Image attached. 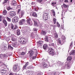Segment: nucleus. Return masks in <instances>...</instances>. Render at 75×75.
<instances>
[{
    "mask_svg": "<svg viewBox=\"0 0 75 75\" xmlns=\"http://www.w3.org/2000/svg\"><path fill=\"white\" fill-rule=\"evenodd\" d=\"M47 52L50 55H51L52 56H54V55H55V52H54V49L52 48H49Z\"/></svg>",
    "mask_w": 75,
    "mask_h": 75,
    "instance_id": "obj_1",
    "label": "nucleus"
},
{
    "mask_svg": "<svg viewBox=\"0 0 75 75\" xmlns=\"http://www.w3.org/2000/svg\"><path fill=\"white\" fill-rule=\"evenodd\" d=\"M34 53H36V54H38V52L37 51L36 49H33L30 51L29 52V54H30V56L31 57L33 55V54H34Z\"/></svg>",
    "mask_w": 75,
    "mask_h": 75,
    "instance_id": "obj_2",
    "label": "nucleus"
},
{
    "mask_svg": "<svg viewBox=\"0 0 75 75\" xmlns=\"http://www.w3.org/2000/svg\"><path fill=\"white\" fill-rule=\"evenodd\" d=\"M13 71L16 72H18V71H19L20 70V67H18V65L17 66L16 65H14L13 66Z\"/></svg>",
    "mask_w": 75,
    "mask_h": 75,
    "instance_id": "obj_3",
    "label": "nucleus"
},
{
    "mask_svg": "<svg viewBox=\"0 0 75 75\" xmlns=\"http://www.w3.org/2000/svg\"><path fill=\"white\" fill-rule=\"evenodd\" d=\"M11 27L12 30H13L14 31H16V30L17 29L18 26H17V25H15L14 26L13 24H11Z\"/></svg>",
    "mask_w": 75,
    "mask_h": 75,
    "instance_id": "obj_4",
    "label": "nucleus"
},
{
    "mask_svg": "<svg viewBox=\"0 0 75 75\" xmlns=\"http://www.w3.org/2000/svg\"><path fill=\"white\" fill-rule=\"evenodd\" d=\"M19 39L20 40L19 41L21 44H25L26 42L25 41V39L23 38H19Z\"/></svg>",
    "mask_w": 75,
    "mask_h": 75,
    "instance_id": "obj_5",
    "label": "nucleus"
},
{
    "mask_svg": "<svg viewBox=\"0 0 75 75\" xmlns=\"http://www.w3.org/2000/svg\"><path fill=\"white\" fill-rule=\"evenodd\" d=\"M18 17L17 16H16L14 17V18L13 19L12 21L17 23V22H18Z\"/></svg>",
    "mask_w": 75,
    "mask_h": 75,
    "instance_id": "obj_6",
    "label": "nucleus"
},
{
    "mask_svg": "<svg viewBox=\"0 0 75 75\" xmlns=\"http://www.w3.org/2000/svg\"><path fill=\"white\" fill-rule=\"evenodd\" d=\"M27 22L28 24L29 25H32V22L31 21V19L30 18H28L27 20Z\"/></svg>",
    "mask_w": 75,
    "mask_h": 75,
    "instance_id": "obj_7",
    "label": "nucleus"
},
{
    "mask_svg": "<svg viewBox=\"0 0 75 75\" xmlns=\"http://www.w3.org/2000/svg\"><path fill=\"white\" fill-rule=\"evenodd\" d=\"M25 20L24 19H23L21 20L19 22V24L20 25H23L25 23Z\"/></svg>",
    "mask_w": 75,
    "mask_h": 75,
    "instance_id": "obj_8",
    "label": "nucleus"
},
{
    "mask_svg": "<svg viewBox=\"0 0 75 75\" xmlns=\"http://www.w3.org/2000/svg\"><path fill=\"white\" fill-rule=\"evenodd\" d=\"M66 68H67V69H69L71 68V64L70 63H68L67 64H66L65 65Z\"/></svg>",
    "mask_w": 75,
    "mask_h": 75,
    "instance_id": "obj_9",
    "label": "nucleus"
},
{
    "mask_svg": "<svg viewBox=\"0 0 75 75\" xmlns=\"http://www.w3.org/2000/svg\"><path fill=\"white\" fill-rule=\"evenodd\" d=\"M24 15V11H21L19 13V16L21 17H22Z\"/></svg>",
    "mask_w": 75,
    "mask_h": 75,
    "instance_id": "obj_10",
    "label": "nucleus"
},
{
    "mask_svg": "<svg viewBox=\"0 0 75 75\" xmlns=\"http://www.w3.org/2000/svg\"><path fill=\"white\" fill-rule=\"evenodd\" d=\"M11 4L12 5H13V6H17V3L16 1L12 0L11 1Z\"/></svg>",
    "mask_w": 75,
    "mask_h": 75,
    "instance_id": "obj_11",
    "label": "nucleus"
},
{
    "mask_svg": "<svg viewBox=\"0 0 75 75\" xmlns=\"http://www.w3.org/2000/svg\"><path fill=\"white\" fill-rule=\"evenodd\" d=\"M21 31L24 34H25V33H27V28H24L21 30Z\"/></svg>",
    "mask_w": 75,
    "mask_h": 75,
    "instance_id": "obj_12",
    "label": "nucleus"
},
{
    "mask_svg": "<svg viewBox=\"0 0 75 75\" xmlns=\"http://www.w3.org/2000/svg\"><path fill=\"white\" fill-rule=\"evenodd\" d=\"M10 15L11 17H13L16 15V13L14 11H12L10 13Z\"/></svg>",
    "mask_w": 75,
    "mask_h": 75,
    "instance_id": "obj_13",
    "label": "nucleus"
},
{
    "mask_svg": "<svg viewBox=\"0 0 75 75\" xmlns=\"http://www.w3.org/2000/svg\"><path fill=\"white\" fill-rule=\"evenodd\" d=\"M32 16L34 17H37V14L35 12H32Z\"/></svg>",
    "mask_w": 75,
    "mask_h": 75,
    "instance_id": "obj_14",
    "label": "nucleus"
},
{
    "mask_svg": "<svg viewBox=\"0 0 75 75\" xmlns=\"http://www.w3.org/2000/svg\"><path fill=\"white\" fill-rule=\"evenodd\" d=\"M1 72L3 74H5L6 73V72H7V70H6V69H2L1 70Z\"/></svg>",
    "mask_w": 75,
    "mask_h": 75,
    "instance_id": "obj_15",
    "label": "nucleus"
},
{
    "mask_svg": "<svg viewBox=\"0 0 75 75\" xmlns=\"http://www.w3.org/2000/svg\"><path fill=\"white\" fill-rule=\"evenodd\" d=\"M3 23L4 24L5 26H7V23L5 19H3Z\"/></svg>",
    "mask_w": 75,
    "mask_h": 75,
    "instance_id": "obj_16",
    "label": "nucleus"
},
{
    "mask_svg": "<svg viewBox=\"0 0 75 75\" xmlns=\"http://www.w3.org/2000/svg\"><path fill=\"white\" fill-rule=\"evenodd\" d=\"M48 47V45L47 44H44L43 46V48L44 50H46Z\"/></svg>",
    "mask_w": 75,
    "mask_h": 75,
    "instance_id": "obj_17",
    "label": "nucleus"
},
{
    "mask_svg": "<svg viewBox=\"0 0 75 75\" xmlns=\"http://www.w3.org/2000/svg\"><path fill=\"white\" fill-rule=\"evenodd\" d=\"M72 57H71L69 56L67 57V61H69L70 62V61H71V59H72Z\"/></svg>",
    "mask_w": 75,
    "mask_h": 75,
    "instance_id": "obj_18",
    "label": "nucleus"
},
{
    "mask_svg": "<svg viewBox=\"0 0 75 75\" xmlns=\"http://www.w3.org/2000/svg\"><path fill=\"white\" fill-rule=\"evenodd\" d=\"M8 50H10V49L13 50V47L11 46V45H8Z\"/></svg>",
    "mask_w": 75,
    "mask_h": 75,
    "instance_id": "obj_19",
    "label": "nucleus"
},
{
    "mask_svg": "<svg viewBox=\"0 0 75 75\" xmlns=\"http://www.w3.org/2000/svg\"><path fill=\"white\" fill-rule=\"evenodd\" d=\"M41 34H43V35H46L47 33L45 31L42 30L41 32Z\"/></svg>",
    "mask_w": 75,
    "mask_h": 75,
    "instance_id": "obj_20",
    "label": "nucleus"
},
{
    "mask_svg": "<svg viewBox=\"0 0 75 75\" xmlns=\"http://www.w3.org/2000/svg\"><path fill=\"white\" fill-rule=\"evenodd\" d=\"M31 37L32 38H34L35 37V34L34 33H33L32 34V35H31Z\"/></svg>",
    "mask_w": 75,
    "mask_h": 75,
    "instance_id": "obj_21",
    "label": "nucleus"
},
{
    "mask_svg": "<svg viewBox=\"0 0 75 75\" xmlns=\"http://www.w3.org/2000/svg\"><path fill=\"white\" fill-rule=\"evenodd\" d=\"M6 9L7 10L9 11L10 10H12L13 8H11L10 6H8L6 7Z\"/></svg>",
    "mask_w": 75,
    "mask_h": 75,
    "instance_id": "obj_22",
    "label": "nucleus"
},
{
    "mask_svg": "<svg viewBox=\"0 0 75 75\" xmlns=\"http://www.w3.org/2000/svg\"><path fill=\"white\" fill-rule=\"evenodd\" d=\"M17 34L18 35H20V30L19 29L17 30Z\"/></svg>",
    "mask_w": 75,
    "mask_h": 75,
    "instance_id": "obj_23",
    "label": "nucleus"
},
{
    "mask_svg": "<svg viewBox=\"0 0 75 75\" xmlns=\"http://www.w3.org/2000/svg\"><path fill=\"white\" fill-rule=\"evenodd\" d=\"M57 65H60L62 64V63L60 61H58L57 62Z\"/></svg>",
    "mask_w": 75,
    "mask_h": 75,
    "instance_id": "obj_24",
    "label": "nucleus"
},
{
    "mask_svg": "<svg viewBox=\"0 0 75 75\" xmlns=\"http://www.w3.org/2000/svg\"><path fill=\"white\" fill-rule=\"evenodd\" d=\"M11 40H12V41H13V42H15V41H16L17 40V39H16L14 37H13L12 38Z\"/></svg>",
    "mask_w": 75,
    "mask_h": 75,
    "instance_id": "obj_25",
    "label": "nucleus"
},
{
    "mask_svg": "<svg viewBox=\"0 0 75 75\" xmlns=\"http://www.w3.org/2000/svg\"><path fill=\"white\" fill-rule=\"evenodd\" d=\"M13 46L14 47H17V44L16 43H13Z\"/></svg>",
    "mask_w": 75,
    "mask_h": 75,
    "instance_id": "obj_26",
    "label": "nucleus"
},
{
    "mask_svg": "<svg viewBox=\"0 0 75 75\" xmlns=\"http://www.w3.org/2000/svg\"><path fill=\"white\" fill-rule=\"evenodd\" d=\"M7 13V11L6 10H4L3 13V15H6Z\"/></svg>",
    "mask_w": 75,
    "mask_h": 75,
    "instance_id": "obj_27",
    "label": "nucleus"
},
{
    "mask_svg": "<svg viewBox=\"0 0 75 75\" xmlns=\"http://www.w3.org/2000/svg\"><path fill=\"white\" fill-rule=\"evenodd\" d=\"M71 54H72L73 55H75V50H73L71 51Z\"/></svg>",
    "mask_w": 75,
    "mask_h": 75,
    "instance_id": "obj_28",
    "label": "nucleus"
},
{
    "mask_svg": "<svg viewBox=\"0 0 75 75\" xmlns=\"http://www.w3.org/2000/svg\"><path fill=\"white\" fill-rule=\"evenodd\" d=\"M47 67V64L46 63H44L43 64V67L44 68H45V67Z\"/></svg>",
    "mask_w": 75,
    "mask_h": 75,
    "instance_id": "obj_29",
    "label": "nucleus"
},
{
    "mask_svg": "<svg viewBox=\"0 0 75 75\" xmlns=\"http://www.w3.org/2000/svg\"><path fill=\"white\" fill-rule=\"evenodd\" d=\"M42 1H44V0H37V2L38 3H41Z\"/></svg>",
    "mask_w": 75,
    "mask_h": 75,
    "instance_id": "obj_30",
    "label": "nucleus"
},
{
    "mask_svg": "<svg viewBox=\"0 0 75 75\" xmlns=\"http://www.w3.org/2000/svg\"><path fill=\"white\" fill-rule=\"evenodd\" d=\"M52 13L53 14V16H55V12L53 10H52Z\"/></svg>",
    "mask_w": 75,
    "mask_h": 75,
    "instance_id": "obj_31",
    "label": "nucleus"
},
{
    "mask_svg": "<svg viewBox=\"0 0 75 75\" xmlns=\"http://www.w3.org/2000/svg\"><path fill=\"white\" fill-rule=\"evenodd\" d=\"M45 40L47 42H48V37H47V36H46L45 37Z\"/></svg>",
    "mask_w": 75,
    "mask_h": 75,
    "instance_id": "obj_32",
    "label": "nucleus"
},
{
    "mask_svg": "<svg viewBox=\"0 0 75 75\" xmlns=\"http://www.w3.org/2000/svg\"><path fill=\"white\" fill-rule=\"evenodd\" d=\"M56 4V2H52V5L53 6H54V7H55V5Z\"/></svg>",
    "mask_w": 75,
    "mask_h": 75,
    "instance_id": "obj_33",
    "label": "nucleus"
},
{
    "mask_svg": "<svg viewBox=\"0 0 75 75\" xmlns=\"http://www.w3.org/2000/svg\"><path fill=\"white\" fill-rule=\"evenodd\" d=\"M0 58H4V54H1L0 55Z\"/></svg>",
    "mask_w": 75,
    "mask_h": 75,
    "instance_id": "obj_34",
    "label": "nucleus"
},
{
    "mask_svg": "<svg viewBox=\"0 0 75 75\" xmlns=\"http://www.w3.org/2000/svg\"><path fill=\"white\" fill-rule=\"evenodd\" d=\"M6 20H7L8 21L10 22L11 21V19L9 18L8 17H7L6 18Z\"/></svg>",
    "mask_w": 75,
    "mask_h": 75,
    "instance_id": "obj_35",
    "label": "nucleus"
},
{
    "mask_svg": "<svg viewBox=\"0 0 75 75\" xmlns=\"http://www.w3.org/2000/svg\"><path fill=\"white\" fill-rule=\"evenodd\" d=\"M8 1V0H4V1L2 3V4H5V3H6Z\"/></svg>",
    "mask_w": 75,
    "mask_h": 75,
    "instance_id": "obj_36",
    "label": "nucleus"
},
{
    "mask_svg": "<svg viewBox=\"0 0 75 75\" xmlns=\"http://www.w3.org/2000/svg\"><path fill=\"white\" fill-rule=\"evenodd\" d=\"M4 57H8V54H4Z\"/></svg>",
    "mask_w": 75,
    "mask_h": 75,
    "instance_id": "obj_37",
    "label": "nucleus"
},
{
    "mask_svg": "<svg viewBox=\"0 0 75 75\" xmlns=\"http://www.w3.org/2000/svg\"><path fill=\"white\" fill-rule=\"evenodd\" d=\"M57 25L58 27H59V28H61V27H60V24H59V23L58 22H57Z\"/></svg>",
    "mask_w": 75,
    "mask_h": 75,
    "instance_id": "obj_38",
    "label": "nucleus"
},
{
    "mask_svg": "<svg viewBox=\"0 0 75 75\" xmlns=\"http://www.w3.org/2000/svg\"><path fill=\"white\" fill-rule=\"evenodd\" d=\"M63 7H65V8H67V7H68V5L65 4H64L63 5Z\"/></svg>",
    "mask_w": 75,
    "mask_h": 75,
    "instance_id": "obj_39",
    "label": "nucleus"
},
{
    "mask_svg": "<svg viewBox=\"0 0 75 75\" xmlns=\"http://www.w3.org/2000/svg\"><path fill=\"white\" fill-rule=\"evenodd\" d=\"M38 25L39 29H41V28H42V26L40 24L39 25Z\"/></svg>",
    "mask_w": 75,
    "mask_h": 75,
    "instance_id": "obj_40",
    "label": "nucleus"
},
{
    "mask_svg": "<svg viewBox=\"0 0 75 75\" xmlns=\"http://www.w3.org/2000/svg\"><path fill=\"white\" fill-rule=\"evenodd\" d=\"M28 68L29 69H33V66H30L28 67Z\"/></svg>",
    "mask_w": 75,
    "mask_h": 75,
    "instance_id": "obj_41",
    "label": "nucleus"
},
{
    "mask_svg": "<svg viewBox=\"0 0 75 75\" xmlns=\"http://www.w3.org/2000/svg\"><path fill=\"white\" fill-rule=\"evenodd\" d=\"M2 49L5 51V50H6V49H7V47L6 46H4L3 47Z\"/></svg>",
    "mask_w": 75,
    "mask_h": 75,
    "instance_id": "obj_42",
    "label": "nucleus"
},
{
    "mask_svg": "<svg viewBox=\"0 0 75 75\" xmlns=\"http://www.w3.org/2000/svg\"><path fill=\"white\" fill-rule=\"evenodd\" d=\"M37 44L39 46H40V45L41 44V42H37Z\"/></svg>",
    "mask_w": 75,
    "mask_h": 75,
    "instance_id": "obj_43",
    "label": "nucleus"
},
{
    "mask_svg": "<svg viewBox=\"0 0 75 75\" xmlns=\"http://www.w3.org/2000/svg\"><path fill=\"white\" fill-rule=\"evenodd\" d=\"M56 19L55 18H54L53 19V21L54 22V24H56Z\"/></svg>",
    "mask_w": 75,
    "mask_h": 75,
    "instance_id": "obj_44",
    "label": "nucleus"
},
{
    "mask_svg": "<svg viewBox=\"0 0 75 75\" xmlns=\"http://www.w3.org/2000/svg\"><path fill=\"white\" fill-rule=\"evenodd\" d=\"M4 51H5L2 48V49H0V52H4Z\"/></svg>",
    "mask_w": 75,
    "mask_h": 75,
    "instance_id": "obj_45",
    "label": "nucleus"
},
{
    "mask_svg": "<svg viewBox=\"0 0 75 75\" xmlns=\"http://www.w3.org/2000/svg\"><path fill=\"white\" fill-rule=\"evenodd\" d=\"M25 54V52H22L21 54V55H24Z\"/></svg>",
    "mask_w": 75,
    "mask_h": 75,
    "instance_id": "obj_46",
    "label": "nucleus"
},
{
    "mask_svg": "<svg viewBox=\"0 0 75 75\" xmlns=\"http://www.w3.org/2000/svg\"><path fill=\"white\" fill-rule=\"evenodd\" d=\"M37 31V28H33V31L36 32Z\"/></svg>",
    "mask_w": 75,
    "mask_h": 75,
    "instance_id": "obj_47",
    "label": "nucleus"
},
{
    "mask_svg": "<svg viewBox=\"0 0 75 75\" xmlns=\"http://www.w3.org/2000/svg\"><path fill=\"white\" fill-rule=\"evenodd\" d=\"M3 18H2V16H0V21H2V20Z\"/></svg>",
    "mask_w": 75,
    "mask_h": 75,
    "instance_id": "obj_48",
    "label": "nucleus"
},
{
    "mask_svg": "<svg viewBox=\"0 0 75 75\" xmlns=\"http://www.w3.org/2000/svg\"><path fill=\"white\" fill-rule=\"evenodd\" d=\"M36 58V56H33L32 57V59H35Z\"/></svg>",
    "mask_w": 75,
    "mask_h": 75,
    "instance_id": "obj_49",
    "label": "nucleus"
},
{
    "mask_svg": "<svg viewBox=\"0 0 75 75\" xmlns=\"http://www.w3.org/2000/svg\"><path fill=\"white\" fill-rule=\"evenodd\" d=\"M58 37V34H55V37L56 38H57Z\"/></svg>",
    "mask_w": 75,
    "mask_h": 75,
    "instance_id": "obj_50",
    "label": "nucleus"
},
{
    "mask_svg": "<svg viewBox=\"0 0 75 75\" xmlns=\"http://www.w3.org/2000/svg\"><path fill=\"white\" fill-rule=\"evenodd\" d=\"M26 67H27V66L25 65H24L23 67V69H25V68H26Z\"/></svg>",
    "mask_w": 75,
    "mask_h": 75,
    "instance_id": "obj_51",
    "label": "nucleus"
},
{
    "mask_svg": "<svg viewBox=\"0 0 75 75\" xmlns=\"http://www.w3.org/2000/svg\"><path fill=\"white\" fill-rule=\"evenodd\" d=\"M34 25H35V26H36V27H38V25H37V24L35 23H34Z\"/></svg>",
    "mask_w": 75,
    "mask_h": 75,
    "instance_id": "obj_52",
    "label": "nucleus"
},
{
    "mask_svg": "<svg viewBox=\"0 0 75 75\" xmlns=\"http://www.w3.org/2000/svg\"><path fill=\"white\" fill-rule=\"evenodd\" d=\"M29 64V63L28 62H27L26 63L25 65L27 67V65H28Z\"/></svg>",
    "mask_w": 75,
    "mask_h": 75,
    "instance_id": "obj_53",
    "label": "nucleus"
},
{
    "mask_svg": "<svg viewBox=\"0 0 75 75\" xmlns=\"http://www.w3.org/2000/svg\"><path fill=\"white\" fill-rule=\"evenodd\" d=\"M58 42H59V44H61V40H58Z\"/></svg>",
    "mask_w": 75,
    "mask_h": 75,
    "instance_id": "obj_54",
    "label": "nucleus"
},
{
    "mask_svg": "<svg viewBox=\"0 0 75 75\" xmlns=\"http://www.w3.org/2000/svg\"><path fill=\"white\" fill-rule=\"evenodd\" d=\"M20 11H21V9H19L18 10V13H19V12H20Z\"/></svg>",
    "mask_w": 75,
    "mask_h": 75,
    "instance_id": "obj_55",
    "label": "nucleus"
},
{
    "mask_svg": "<svg viewBox=\"0 0 75 75\" xmlns=\"http://www.w3.org/2000/svg\"><path fill=\"white\" fill-rule=\"evenodd\" d=\"M64 2H65V3H66V2L68 3V0H65L64 1Z\"/></svg>",
    "mask_w": 75,
    "mask_h": 75,
    "instance_id": "obj_56",
    "label": "nucleus"
},
{
    "mask_svg": "<svg viewBox=\"0 0 75 75\" xmlns=\"http://www.w3.org/2000/svg\"><path fill=\"white\" fill-rule=\"evenodd\" d=\"M9 75H14V74H13L11 73H10L9 74Z\"/></svg>",
    "mask_w": 75,
    "mask_h": 75,
    "instance_id": "obj_57",
    "label": "nucleus"
},
{
    "mask_svg": "<svg viewBox=\"0 0 75 75\" xmlns=\"http://www.w3.org/2000/svg\"><path fill=\"white\" fill-rule=\"evenodd\" d=\"M72 45V42H71V44L70 45V46H71V45Z\"/></svg>",
    "mask_w": 75,
    "mask_h": 75,
    "instance_id": "obj_58",
    "label": "nucleus"
},
{
    "mask_svg": "<svg viewBox=\"0 0 75 75\" xmlns=\"http://www.w3.org/2000/svg\"><path fill=\"white\" fill-rule=\"evenodd\" d=\"M57 74L56 73H54L53 74V75H56Z\"/></svg>",
    "mask_w": 75,
    "mask_h": 75,
    "instance_id": "obj_59",
    "label": "nucleus"
},
{
    "mask_svg": "<svg viewBox=\"0 0 75 75\" xmlns=\"http://www.w3.org/2000/svg\"><path fill=\"white\" fill-rule=\"evenodd\" d=\"M64 0H60V2H63Z\"/></svg>",
    "mask_w": 75,
    "mask_h": 75,
    "instance_id": "obj_60",
    "label": "nucleus"
},
{
    "mask_svg": "<svg viewBox=\"0 0 75 75\" xmlns=\"http://www.w3.org/2000/svg\"><path fill=\"white\" fill-rule=\"evenodd\" d=\"M51 45H52V46H54V43H52Z\"/></svg>",
    "mask_w": 75,
    "mask_h": 75,
    "instance_id": "obj_61",
    "label": "nucleus"
},
{
    "mask_svg": "<svg viewBox=\"0 0 75 75\" xmlns=\"http://www.w3.org/2000/svg\"><path fill=\"white\" fill-rule=\"evenodd\" d=\"M37 75H41V73H39Z\"/></svg>",
    "mask_w": 75,
    "mask_h": 75,
    "instance_id": "obj_62",
    "label": "nucleus"
},
{
    "mask_svg": "<svg viewBox=\"0 0 75 75\" xmlns=\"http://www.w3.org/2000/svg\"><path fill=\"white\" fill-rule=\"evenodd\" d=\"M72 2V0H71V2Z\"/></svg>",
    "mask_w": 75,
    "mask_h": 75,
    "instance_id": "obj_63",
    "label": "nucleus"
},
{
    "mask_svg": "<svg viewBox=\"0 0 75 75\" xmlns=\"http://www.w3.org/2000/svg\"><path fill=\"white\" fill-rule=\"evenodd\" d=\"M34 2H32V4H34Z\"/></svg>",
    "mask_w": 75,
    "mask_h": 75,
    "instance_id": "obj_64",
    "label": "nucleus"
}]
</instances>
